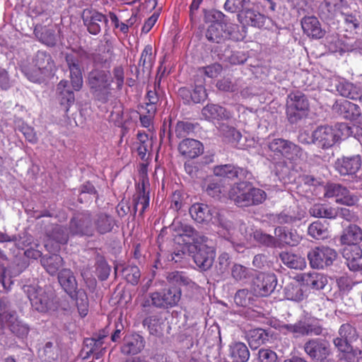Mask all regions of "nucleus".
Listing matches in <instances>:
<instances>
[{"mask_svg":"<svg viewBox=\"0 0 362 362\" xmlns=\"http://www.w3.org/2000/svg\"><path fill=\"white\" fill-rule=\"evenodd\" d=\"M344 353L342 359L346 362H362V351L352 347L347 351H340Z\"/></svg>","mask_w":362,"mask_h":362,"instance_id":"0e129e2a","label":"nucleus"},{"mask_svg":"<svg viewBox=\"0 0 362 362\" xmlns=\"http://www.w3.org/2000/svg\"><path fill=\"white\" fill-rule=\"evenodd\" d=\"M58 282L64 291L70 296L76 294L80 288L74 272L70 269H62L58 272Z\"/></svg>","mask_w":362,"mask_h":362,"instance_id":"a878e982","label":"nucleus"},{"mask_svg":"<svg viewBox=\"0 0 362 362\" xmlns=\"http://www.w3.org/2000/svg\"><path fill=\"white\" fill-rule=\"evenodd\" d=\"M282 331L291 333L295 337L320 335L322 332V328L320 326L313 325L305 321H298L295 324H284L281 326Z\"/></svg>","mask_w":362,"mask_h":362,"instance_id":"a211bd4d","label":"nucleus"},{"mask_svg":"<svg viewBox=\"0 0 362 362\" xmlns=\"http://www.w3.org/2000/svg\"><path fill=\"white\" fill-rule=\"evenodd\" d=\"M250 236L253 237L254 240L258 243L264 246L276 247L277 241L276 238L271 235L263 233L262 230H255L250 234Z\"/></svg>","mask_w":362,"mask_h":362,"instance_id":"3c124183","label":"nucleus"},{"mask_svg":"<svg viewBox=\"0 0 362 362\" xmlns=\"http://www.w3.org/2000/svg\"><path fill=\"white\" fill-rule=\"evenodd\" d=\"M284 293L285 298L288 300L300 301L303 298L302 286L295 281L286 284L284 288Z\"/></svg>","mask_w":362,"mask_h":362,"instance_id":"79ce46f5","label":"nucleus"},{"mask_svg":"<svg viewBox=\"0 0 362 362\" xmlns=\"http://www.w3.org/2000/svg\"><path fill=\"white\" fill-rule=\"evenodd\" d=\"M250 0H226L224 8L231 13L240 12L246 10Z\"/></svg>","mask_w":362,"mask_h":362,"instance_id":"6e6d98bb","label":"nucleus"},{"mask_svg":"<svg viewBox=\"0 0 362 362\" xmlns=\"http://www.w3.org/2000/svg\"><path fill=\"white\" fill-rule=\"evenodd\" d=\"M202 115L206 120L228 119L230 114L226 109L216 104H207L202 110Z\"/></svg>","mask_w":362,"mask_h":362,"instance_id":"c756f323","label":"nucleus"},{"mask_svg":"<svg viewBox=\"0 0 362 362\" xmlns=\"http://www.w3.org/2000/svg\"><path fill=\"white\" fill-rule=\"evenodd\" d=\"M113 76L108 69L93 67L88 74L87 84L90 93L95 100L105 104L112 97V83L115 81L116 89L121 90L124 82V71L122 66H115Z\"/></svg>","mask_w":362,"mask_h":362,"instance_id":"f257e3e1","label":"nucleus"},{"mask_svg":"<svg viewBox=\"0 0 362 362\" xmlns=\"http://www.w3.org/2000/svg\"><path fill=\"white\" fill-rule=\"evenodd\" d=\"M204 21L211 23L205 32V37L209 42L222 45L230 38L231 33L227 27L226 16L222 12L215 9L206 11Z\"/></svg>","mask_w":362,"mask_h":362,"instance_id":"20e7f679","label":"nucleus"},{"mask_svg":"<svg viewBox=\"0 0 362 362\" xmlns=\"http://www.w3.org/2000/svg\"><path fill=\"white\" fill-rule=\"evenodd\" d=\"M301 26L303 33L313 39H321L325 35V30L322 28L319 20L314 16L303 17Z\"/></svg>","mask_w":362,"mask_h":362,"instance_id":"b1692460","label":"nucleus"},{"mask_svg":"<svg viewBox=\"0 0 362 362\" xmlns=\"http://www.w3.org/2000/svg\"><path fill=\"white\" fill-rule=\"evenodd\" d=\"M122 274L127 281L132 285H136L140 279V270L136 266H127L122 269Z\"/></svg>","mask_w":362,"mask_h":362,"instance_id":"864d4df0","label":"nucleus"},{"mask_svg":"<svg viewBox=\"0 0 362 362\" xmlns=\"http://www.w3.org/2000/svg\"><path fill=\"white\" fill-rule=\"evenodd\" d=\"M4 323L9 330L19 338L26 337L29 333V326L21 320L16 311L6 313L4 317Z\"/></svg>","mask_w":362,"mask_h":362,"instance_id":"aec40b11","label":"nucleus"},{"mask_svg":"<svg viewBox=\"0 0 362 362\" xmlns=\"http://www.w3.org/2000/svg\"><path fill=\"white\" fill-rule=\"evenodd\" d=\"M337 90L341 96L351 100H357L358 97L357 87L349 82H340L337 86Z\"/></svg>","mask_w":362,"mask_h":362,"instance_id":"de8ad7c7","label":"nucleus"},{"mask_svg":"<svg viewBox=\"0 0 362 362\" xmlns=\"http://www.w3.org/2000/svg\"><path fill=\"white\" fill-rule=\"evenodd\" d=\"M139 67H142L143 73H149L153 66V56L151 45H146L142 51L139 62Z\"/></svg>","mask_w":362,"mask_h":362,"instance_id":"49530a36","label":"nucleus"},{"mask_svg":"<svg viewBox=\"0 0 362 362\" xmlns=\"http://www.w3.org/2000/svg\"><path fill=\"white\" fill-rule=\"evenodd\" d=\"M70 297L75 300L80 315L85 317L88 310V299L86 291L80 288L76 292V294L70 296Z\"/></svg>","mask_w":362,"mask_h":362,"instance_id":"37998d69","label":"nucleus"},{"mask_svg":"<svg viewBox=\"0 0 362 362\" xmlns=\"http://www.w3.org/2000/svg\"><path fill=\"white\" fill-rule=\"evenodd\" d=\"M248 269L247 267L234 264L231 268V276L235 281H243L248 277Z\"/></svg>","mask_w":362,"mask_h":362,"instance_id":"69168bd1","label":"nucleus"},{"mask_svg":"<svg viewBox=\"0 0 362 362\" xmlns=\"http://www.w3.org/2000/svg\"><path fill=\"white\" fill-rule=\"evenodd\" d=\"M146 182L148 180L142 178L136 185V192L133 196L134 214L137 211L139 204H141L142 207L140 211V215H142L149 205V192L146 191Z\"/></svg>","mask_w":362,"mask_h":362,"instance_id":"cd10ccee","label":"nucleus"},{"mask_svg":"<svg viewBox=\"0 0 362 362\" xmlns=\"http://www.w3.org/2000/svg\"><path fill=\"white\" fill-rule=\"evenodd\" d=\"M22 71L28 79L34 83H40L43 81L44 76H48L47 74L42 71L39 67L35 66L33 63L32 64L24 66L22 68Z\"/></svg>","mask_w":362,"mask_h":362,"instance_id":"c03bdc74","label":"nucleus"},{"mask_svg":"<svg viewBox=\"0 0 362 362\" xmlns=\"http://www.w3.org/2000/svg\"><path fill=\"white\" fill-rule=\"evenodd\" d=\"M310 267L313 269H323L332 264L337 257V252L329 247H316L308 253Z\"/></svg>","mask_w":362,"mask_h":362,"instance_id":"9b49d317","label":"nucleus"},{"mask_svg":"<svg viewBox=\"0 0 362 362\" xmlns=\"http://www.w3.org/2000/svg\"><path fill=\"white\" fill-rule=\"evenodd\" d=\"M335 132L337 142L351 136L353 134V127L346 123H337L332 126Z\"/></svg>","mask_w":362,"mask_h":362,"instance_id":"5fc2aeb1","label":"nucleus"},{"mask_svg":"<svg viewBox=\"0 0 362 362\" xmlns=\"http://www.w3.org/2000/svg\"><path fill=\"white\" fill-rule=\"evenodd\" d=\"M213 173L217 177L228 178L231 180L238 179L240 182L250 180L253 177L251 172L247 168H240L232 164L216 165L213 168Z\"/></svg>","mask_w":362,"mask_h":362,"instance_id":"2eb2a0df","label":"nucleus"},{"mask_svg":"<svg viewBox=\"0 0 362 362\" xmlns=\"http://www.w3.org/2000/svg\"><path fill=\"white\" fill-rule=\"evenodd\" d=\"M275 235L281 243L290 246H295L300 241V236L296 230L293 231L284 227L276 228Z\"/></svg>","mask_w":362,"mask_h":362,"instance_id":"e433bc0d","label":"nucleus"},{"mask_svg":"<svg viewBox=\"0 0 362 362\" xmlns=\"http://www.w3.org/2000/svg\"><path fill=\"white\" fill-rule=\"evenodd\" d=\"M32 63L48 75L52 72L54 68V62L51 55L44 51H38L33 59Z\"/></svg>","mask_w":362,"mask_h":362,"instance_id":"c9c22d12","label":"nucleus"},{"mask_svg":"<svg viewBox=\"0 0 362 362\" xmlns=\"http://www.w3.org/2000/svg\"><path fill=\"white\" fill-rule=\"evenodd\" d=\"M50 238L57 243L64 245L68 242L69 235L64 228L57 226L52 229Z\"/></svg>","mask_w":362,"mask_h":362,"instance_id":"052dcab7","label":"nucleus"},{"mask_svg":"<svg viewBox=\"0 0 362 362\" xmlns=\"http://www.w3.org/2000/svg\"><path fill=\"white\" fill-rule=\"evenodd\" d=\"M349 100H339L335 101L333 104L332 110L334 114L346 119V115L349 112Z\"/></svg>","mask_w":362,"mask_h":362,"instance_id":"338daca9","label":"nucleus"},{"mask_svg":"<svg viewBox=\"0 0 362 362\" xmlns=\"http://www.w3.org/2000/svg\"><path fill=\"white\" fill-rule=\"evenodd\" d=\"M83 25L88 32L96 35L100 33L103 25L107 26L108 19L106 16L92 8H86L81 13Z\"/></svg>","mask_w":362,"mask_h":362,"instance_id":"4468645a","label":"nucleus"},{"mask_svg":"<svg viewBox=\"0 0 362 362\" xmlns=\"http://www.w3.org/2000/svg\"><path fill=\"white\" fill-rule=\"evenodd\" d=\"M314 138L322 148L333 146L337 142L335 132L332 126H320L314 130Z\"/></svg>","mask_w":362,"mask_h":362,"instance_id":"412c9836","label":"nucleus"},{"mask_svg":"<svg viewBox=\"0 0 362 362\" xmlns=\"http://www.w3.org/2000/svg\"><path fill=\"white\" fill-rule=\"evenodd\" d=\"M300 219V216L292 215L286 211H283L275 216L274 221L278 224H292Z\"/></svg>","mask_w":362,"mask_h":362,"instance_id":"e2e57ef3","label":"nucleus"},{"mask_svg":"<svg viewBox=\"0 0 362 362\" xmlns=\"http://www.w3.org/2000/svg\"><path fill=\"white\" fill-rule=\"evenodd\" d=\"M279 258L283 264L290 269L302 270L306 267L305 258L294 253L281 252Z\"/></svg>","mask_w":362,"mask_h":362,"instance_id":"f704fd0d","label":"nucleus"},{"mask_svg":"<svg viewBox=\"0 0 362 362\" xmlns=\"http://www.w3.org/2000/svg\"><path fill=\"white\" fill-rule=\"evenodd\" d=\"M286 142V139L281 138L274 139L268 142L267 147L270 151L274 153L275 156H277L278 157H284Z\"/></svg>","mask_w":362,"mask_h":362,"instance_id":"4d7b16f0","label":"nucleus"},{"mask_svg":"<svg viewBox=\"0 0 362 362\" xmlns=\"http://www.w3.org/2000/svg\"><path fill=\"white\" fill-rule=\"evenodd\" d=\"M231 259L226 252L221 253L215 262L213 274L216 278H221L228 273Z\"/></svg>","mask_w":362,"mask_h":362,"instance_id":"a19ab883","label":"nucleus"},{"mask_svg":"<svg viewBox=\"0 0 362 362\" xmlns=\"http://www.w3.org/2000/svg\"><path fill=\"white\" fill-rule=\"evenodd\" d=\"M95 229L100 234H105L112 231L115 223V219L111 216L105 214H99L94 220Z\"/></svg>","mask_w":362,"mask_h":362,"instance_id":"58836bf2","label":"nucleus"},{"mask_svg":"<svg viewBox=\"0 0 362 362\" xmlns=\"http://www.w3.org/2000/svg\"><path fill=\"white\" fill-rule=\"evenodd\" d=\"M343 256L346 259V264L350 270H362V250L358 245H348L344 249Z\"/></svg>","mask_w":362,"mask_h":362,"instance_id":"4be33fe9","label":"nucleus"},{"mask_svg":"<svg viewBox=\"0 0 362 362\" xmlns=\"http://www.w3.org/2000/svg\"><path fill=\"white\" fill-rule=\"evenodd\" d=\"M286 144L284 158L292 161H296L302 157L303 149L301 147L289 140H287Z\"/></svg>","mask_w":362,"mask_h":362,"instance_id":"09e8293b","label":"nucleus"},{"mask_svg":"<svg viewBox=\"0 0 362 362\" xmlns=\"http://www.w3.org/2000/svg\"><path fill=\"white\" fill-rule=\"evenodd\" d=\"M340 241L343 245H358L362 241V229L356 224H350L343 230Z\"/></svg>","mask_w":362,"mask_h":362,"instance_id":"2f4dec72","label":"nucleus"},{"mask_svg":"<svg viewBox=\"0 0 362 362\" xmlns=\"http://www.w3.org/2000/svg\"><path fill=\"white\" fill-rule=\"evenodd\" d=\"M257 359L259 362H277L278 356L276 352L270 349H260Z\"/></svg>","mask_w":362,"mask_h":362,"instance_id":"774afa93","label":"nucleus"},{"mask_svg":"<svg viewBox=\"0 0 362 362\" xmlns=\"http://www.w3.org/2000/svg\"><path fill=\"white\" fill-rule=\"evenodd\" d=\"M229 198L239 207H248L262 204L267 198L266 192L252 187L250 180L236 182L229 191Z\"/></svg>","mask_w":362,"mask_h":362,"instance_id":"7ed1b4c3","label":"nucleus"},{"mask_svg":"<svg viewBox=\"0 0 362 362\" xmlns=\"http://www.w3.org/2000/svg\"><path fill=\"white\" fill-rule=\"evenodd\" d=\"M271 337V331L262 328L251 329L247 334L249 346L254 350L267 343Z\"/></svg>","mask_w":362,"mask_h":362,"instance_id":"c85d7f7f","label":"nucleus"},{"mask_svg":"<svg viewBox=\"0 0 362 362\" xmlns=\"http://www.w3.org/2000/svg\"><path fill=\"white\" fill-rule=\"evenodd\" d=\"M189 212L191 217L197 223L205 224L212 223L228 230L233 228L232 222L226 220L220 211L207 204L195 203L190 206Z\"/></svg>","mask_w":362,"mask_h":362,"instance_id":"423d86ee","label":"nucleus"},{"mask_svg":"<svg viewBox=\"0 0 362 362\" xmlns=\"http://www.w3.org/2000/svg\"><path fill=\"white\" fill-rule=\"evenodd\" d=\"M95 260L96 275L100 281H105L108 278L110 275V267L107 264L105 257L100 255L99 253H97Z\"/></svg>","mask_w":362,"mask_h":362,"instance_id":"a18cd8bd","label":"nucleus"},{"mask_svg":"<svg viewBox=\"0 0 362 362\" xmlns=\"http://www.w3.org/2000/svg\"><path fill=\"white\" fill-rule=\"evenodd\" d=\"M170 228L177 233V235L187 238L188 241L192 240L194 243V244L198 243L199 240L202 242L205 241L206 238L201 236L192 226L180 221L174 220L170 226Z\"/></svg>","mask_w":362,"mask_h":362,"instance_id":"bb28decb","label":"nucleus"},{"mask_svg":"<svg viewBox=\"0 0 362 362\" xmlns=\"http://www.w3.org/2000/svg\"><path fill=\"white\" fill-rule=\"evenodd\" d=\"M23 290L35 310L45 313L57 308L53 293L40 286L38 283L25 284L23 286Z\"/></svg>","mask_w":362,"mask_h":362,"instance_id":"39448f33","label":"nucleus"},{"mask_svg":"<svg viewBox=\"0 0 362 362\" xmlns=\"http://www.w3.org/2000/svg\"><path fill=\"white\" fill-rule=\"evenodd\" d=\"M64 58L69 70L71 81L69 83L66 80L61 81L57 85V92L60 105L63 107L65 112H68L75 101L74 93L71 86L73 90H79L83 86V76L80 58L77 54L66 53Z\"/></svg>","mask_w":362,"mask_h":362,"instance_id":"f03ea898","label":"nucleus"},{"mask_svg":"<svg viewBox=\"0 0 362 362\" xmlns=\"http://www.w3.org/2000/svg\"><path fill=\"white\" fill-rule=\"evenodd\" d=\"M144 346L143 337L139 334L132 335L124 339L121 352L124 355H136L143 350Z\"/></svg>","mask_w":362,"mask_h":362,"instance_id":"7c9ffc66","label":"nucleus"},{"mask_svg":"<svg viewBox=\"0 0 362 362\" xmlns=\"http://www.w3.org/2000/svg\"><path fill=\"white\" fill-rule=\"evenodd\" d=\"M286 107V118L290 124H294L307 117L309 101L303 93L293 91L287 96Z\"/></svg>","mask_w":362,"mask_h":362,"instance_id":"0eeeda50","label":"nucleus"},{"mask_svg":"<svg viewBox=\"0 0 362 362\" xmlns=\"http://www.w3.org/2000/svg\"><path fill=\"white\" fill-rule=\"evenodd\" d=\"M253 295L245 288L238 290L234 296V301L238 306H250L253 304Z\"/></svg>","mask_w":362,"mask_h":362,"instance_id":"603ef678","label":"nucleus"},{"mask_svg":"<svg viewBox=\"0 0 362 362\" xmlns=\"http://www.w3.org/2000/svg\"><path fill=\"white\" fill-rule=\"evenodd\" d=\"M325 196L326 197H341V195H344L347 193V188L339 184L330 183L325 186Z\"/></svg>","mask_w":362,"mask_h":362,"instance_id":"13d9d810","label":"nucleus"},{"mask_svg":"<svg viewBox=\"0 0 362 362\" xmlns=\"http://www.w3.org/2000/svg\"><path fill=\"white\" fill-rule=\"evenodd\" d=\"M42 266L51 276L58 274L59 269L64 265L63 258L57 254L49 256H43L40 259Z\"/></svg>","mask_w":362,"mask_h":362,"instance_id":"72a5a7b5","label":"nucleus"},{"mask_svg":"<svg viewBox=\"0 0 362 362\" xmlns=\"http://www.w3.org/2000/svg\"><path fill=\"white\" fill-rule=\"evenodd\" d=\"M168 287L176 286L180 288L182 286H188L192 283V280L183 272L173 271L169 272L165 276Z\"/></svg>","mask_w":362,"mask_h":362,"instance_id":"4c0bfd02","label":"nucleus"},{"mask_svg":"<svg viewBox=\"0 0 362 362\" xmlns=\"http://www.w3.org/2000/svg\"><path fill=\"white\" fill-rule=\"evenodd\" d=\"M218 58L232 65L243 64L247 59L245 52L238 50H233L229 45H220L213 49Z\"/></svg>","mask_w":362,"mask_h":362,"instance_id":"f3484780","label":"nucleus"},{"mask_svg":"<svg viewBox=\"0 0 362 362\" xmlns=\"http://www.w3.org/2000/svg\"><path fill=\"white\" fill-rule=\"evenodd\" d=\"M69 232L71 235L92 237L95 228L91 214L87 211L76 214L69 221Z\"/></svg>","mask_w":362,"mask_h":362,"instance_id":"9d476101","label":"nucleus"},{"mask_svg":"<svg viewBox=\"0 0 362 362\" xmlns=\"http://www.w3.org/2000/svg\"><path fill=\"white\" fill-rule=\"evenodd\" d=\"M344 21L351 30L359 29L361 25V17L358 13H343Z\"/></svg>","mask_w":362,"mask_h":362,"instance_id":"bf43d9fd","label":"nucleus"},{"mask_svg":"<svg viewBox=\"0 0 362 362\" xmlns=\"http://www.w3.org/2000/svg\"><path fill=\"white\" fill-rule=\"evenodd\" d=\"M188 252L201 271L206 272L212 267L216 257V252L213 247L197 243L188 246Z\"/></svg>","mask_w":362,"mask_h":362,"instance_id":"1a4fd4ad","label":"nucleus"},{"mask_svg":"<svg viewBox=\"0 0 362 362\" xmlns=\"http://www.w3.org/2000/svg\"><path fill=\"white\" fill-rule=\"evenodd\" d=\"M358 338L356 329L349 323L343 324L339 329V336L334 339V344L339 351L351 349V344Z\"/></svg>","mask_w":362,"mask_h":362,"instance_id":"dca6fc26","label":"nucleus"},{"mask_svg":"<svg viewBox=\"0 0 362 362\" xmlns=\"http://www.w3.org/2000/svg\"><path fill=\"white\" fill-rule=\"evenodd\" d=\"M307 284L316 290L323 289L328 283L327 278L320 273L310 274L306 279Z\"/></svg>","mask_w":362,"mask_h":362,"instance_id":"8fccbe9b","label":"nucleus"},{"mask_svg":"<svg viewBox=\"0 0 362 362\" xmlns=\"http://www.w3.org/2000/svg\"><path fill=\"white\" fill-rule=\"evenodd\" d=\"M252 286L256 295L269 296L277 286V277L273 273H260L252 280Z\"/></svg>","mask_w":362,"mask_h":362,"instance_id":"ddd939ff","label":"nucleus"},{"mask_svg":"<svg viewBox=\"0 0 362 362\" xmlns=\"http://www.w3.org/2000/svg\"><path fill=\"white\" fill-rule=\"evenodd\" d=\"M229 357L231 362H247L250 358V351L245 344L234 342L229 346Z\"/></svg>","mask_w":362,"mask_h":362,"instance_id":"473e14b6","label":"nucleus"},{"mask_svg":"<svg viewBox=\"0 0 362 362\" xmlns=\"http://www.w3.org/2000/svg\"><path fill=\"white\" fill-rule=\"evenodd\" d=\"M153 307L158 309H169L177 306L181 300L182 288L173 286L149 293Z\"/></svg>","mask_w":362,"mask_h":362,"instance_id":"6e6552de","label":"nucleus"},{"mask_svg":"<svg viewBox=\"0 0 362 362\" xmlns=\"http://www.w3.org/2000/svg\"><path fill=\"white\" fill-rule=\"evenodd\" d=\"M238 18L242 23L259 28L264 27L270 21V19L264 14L250 8L240 13Z\"/></svg>","mask_w":362,"mask_h":362,"instance_id":"5701e85b","label":"nucleus"},{"mask_svg":"<svg viewBox=\"0 0 362 362\" xmlns=\"http://www.w3.org/2000/svg\"><path fill=\"white\" fill-rule=\"evenodd\" d=\"M84 348L83 351L86 350V356L90 354H93L95 351H98L100 348L103 347V344L100 340H98L95 337L86 338L84 340Z\"/></svg>","mask_w":362,"mask_h":362,"instance_id":"680f3d73","label":"nucleus"},{"mask_svg":"<svg viewBox=\"0 0 362 362\" xmlns=\"http://www.w3.org/2000/svg\"><path fill=\"white\" fill-rule=\"evenodd\" d=\"M361 157L358 154L342 156L336 160L334 168L341 175H354L361 168Z\"/></svg>","mask_w":362,"mask_h":362,"instance_id":"6ab92c4d","label":"nucleus"},{"mask_svg":"<svg viewBox=\"0 0 362 362\" xmlns=\"http://www.w3.org/2000/svg\"><path fill=\"white\" fill-rule=\"evenodd\" d=\"M308 233L311 237H313L315 239H326L329 236L328 223H327L326 221H314L309 226Z\"/></svg>","mask_w":362,"mask_h":362,"instance_id":"ea45409f","label":"nucleus"},{"mask_svg":"<svg viewBox=\"0 0 362 362\" xmlns=\"http://www.w3.org/2000/svg\"><path fill=\"white\" fill-rule=\"evenodd\" d=\"M178 151L183 156L193 159L203 153L204 146L198 140L185 139L179 144Z\"/></svg>","mask_w":362,"mask_h":362,"instance_id":"393cba45","label":"nucleus"},{"mask_svg":"<svg viewBox=\"0 0 362 362\" xmlns=\"http://www.w3.org/2000/svg\"><path fill=\"white\" fill-rule=\"evenodd\" d=\"M303 350L315 362H326L331 354L329 342L320 338L307 340L303 345Z\"/></svg>","mask_w":362,"mask_h":362,"instance_id":"f8f14e48","label":"nucleus"}]
</instances>
